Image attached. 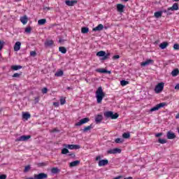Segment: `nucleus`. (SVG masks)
<instances>
[{"instance_id": "nucleus-23", "label": "nucleus", "mask_w": 179, "mask_h": 179, "mask_svg": "<svg viewBox=\"0 0 179 179\" xmlns=\"http://www.w3.org/2000/svg\"><path fill=\"white\" fill-rule=\"evenodd\" d=\"M80 162L79 160H76L70 163L69 166L71 167H76L78 165H79Z\"/></svg>"}, {"instance_id": "nucleus-60", "label": "nucleus", "mask_w": 179, "mask_h": 179, "mask_svg": "<svg viewBox=\"0 0 179 179\" xmlns=\"http://www.w3.org/2000/svg\"><path fill=\"white\" fill-rule=\"evenodd\" d=\"M176 119H179V113H178L176 115Z\"/></svg>"}, {"instance_id": "nucleus-17", "label": "nucleus", "mask_w": 179, "mask_h": 179, "mask_svg": "<svg viewBox=\"0 0 179 179\" xmlns=\"http://www.w3.org/2000/svg\"><path fill=\"white\" fill-rule=\"evenodd\" d=\"M21 45H22V43L20 42L15 43V45H14V51L18 52L19 50H20Z\"/></svg>"}, {"instance_id": "nucleus-54", "label": "nucleus", "mask_w": 179, "mask_h": 179, "mask_svg": "<svg viewBox=\"0 0 179 179\" xmlns=\"http://www.w3.org/2000/svg\"><path fill=\"white\" fill-rule=\"evenodd\" d=\"M6 175H0V179H6Z\"/></svg>"}, {"instance_id": "nucleus-15", "label": "nucleus", "mask_w": 179, "mask_h": 179, "mask_svg": "<svg viewBox=\"0 0 179 179\" xmlns=\"http://www.w3.org/2000/svg\"><path fill=\"white\" fill-rule=\"evenodd\" d=\"M65 3L67 6H74L76 4L78 3V1L73 0V1H66Z\"/></svg>"}, {"instance_id": "nucleus-35", "label": "nucleus", "mask_w": 179, "mask_h": 179, "mask_svg": "<svg viewBox=\"0 0 179 179\" xmlns=\"http://www.w3.org/2000/svg\"><path fill=\"white\" fill-rule=\"evenodd\" d=\"M64 74V71H57L56 73H55V76H57V77H62Z\"/></svg>"}, {"instance_id": "nucleus-1", "label": "nucleus", "mask_w": 179, "mask_h": 179, "mask_svg": "<svg viewBox=\"0 0 179 179\" xmlns=\"http://www.w3.org/2000/svg\"><path fill=\"white\" fill-rule=\"evenodd\" d=\"M106 96V94L103 92L102 87H99L96 91V98L97 103H101L103 99Z\"/></svg>"}, {"instance_id": "nucleus-58", "label": "nucleus", "mask_w": 179, "mask_h": 179, "mask_svg": "<svg viewBox=\"0 0 179 179\" xmlns=\"http://www.w3.org/2000/svg\"><path fill=\"white\" fill-rule=\"evenodd\" d=\"M57 131H58V130H57L56 129H54L53 130H52V133H55Z\"/></svg>"}, {"instance_id": "nucleus-24", "label": "nucleus", "mask_w": 179, "mask_h": 179, "mask_svg": "<svg viewBox=\"0 0 179 179\" xmlns=\"http://www.w3.org/2000/svg\"><path fill=\"white\" fill-rule=\"evenodd\" d=\"M96 72L101 73H111V71H108L104 69H99L96 70Z\"/></svg>"}, {"instance_id": "nucleus-12", "label": "nucleus", "mask_w": 179, "mask_h": 179, "mask_svg": "<svg viewBox=\"0 0 179 179\" xmlns=\"http://www.w3.org/2000/svg\"><path fill=\"white\" fill-rule=\"evenodd\" d=\"M108 164V160L107 159L99 160L98 163V166L99 167L106 166Z\"/></svg>"}, {"instance_id": "nucleus-11", "label": "nucleus", "mask_w": 179, "mask_h": 179, "mask_svg": "<svg viewBox=\"0 0 179 179\" xmlns=\"http://www.w3.org/2000/svg\"><path fill=\"white\" fill-rule=\"evenodd\" d=\"M179 10V6L178 3H174L173 6L167 8V12L169 11H177Z\"/></svg>"}, {"instance_id": "nucleus-31", "label": "nucleus", "mask_w": 179, "mask_h": 179, "mask_svg": "<svg viewBox=\"0 0 179 179\" xmlns=\"http://www.w3.org/2000/svg\"><path fill=\"white\" fill-rule=\"evenodd\" d=\"M162 15H163V12H162V11H157V12L155 13V17L157 18L161 17Z\"/></svg>"}, {"instance_id": "nucleus-41", "label": "nucleus", "mask_w": 179, "mask_h": 179, "mask_svg": "<svg viewBox=\"0 0 179 179\" xmlns=\"http://www.w3.org/2000/svg\"><path fill=\"white\" fill-rule=\"evenodd\" d=\"M31 31V27H27L25 28V32H26L27 34H30Z\"/></svg>"}, {"instance_id": "nucleus-40", "label": "nucleus", "mask_w": 179, "mask_h": 179, "mask_svg": "<svg viewBox=\"0 0 179 179\" xmlns=\"http://www.w3.org/2000/svg\"><path fill=\"white\" fill-rule=\"evenodd\" d=\"M66 103V101L65 100V99L64 97H61L60 98V104L61 105H64Z\"/></svg>"}, {"instance_id": "nucleus-45", "label": "nucleus", "mask_w": 179, "mask_h": 179, "mask_svg": "<svg viewBox=\"0 0 179 179\" xmlns=\"http://www.w3.org/2000/svg\"><path fill=\"white\" fill-rule=\"evenodd\" d=\"M48 92V90L46 87H44L43 89L41 90V92L43 94H47Z\"/></svg>"}, {"instance_id": "nucleus-63", "label": "nucleus", "mask_w": 179, "mask_h": 179, "mask_svg": "<svg viewBox=\"0 0 179 179\" xmlns=\"http://www.w3.org/2000/svg\"><path fill=\"white\" fill-rule=\"evenodd\" d=\"M122 1H125V2H127L129 0H122Z\"/></svg>"}, {"instance_id": "nucleus-32", "label": "nucleus", "mask_w": 179, "mask_h": 179, "mask_svg": "<svg viewBox=\"0 0 179 179\" xmlns=\"http://www.w3.org/2000/svg\"><path fill=\"white\" fill-rule=\"evenodd\" d=\"M69 153V150H68V148H64L62 150H61V154L62 155H67Z\"/></svg>"}, {"instance_id": "nucleus-57", "label": "nucleus", "mask_w": 179, "mask_h": 179, "mask_svg": "<svg viewBox=\"0 0 179 179\" xmlns=\"http://www.w3.org/2000/svg\"><path fill=\"white\" fill-rule=\"evenodd\" d=\"M122 178V176H117V177H115V178H113V179H120V178Z\"/></svg>"}, {"instance_id": "nucleus-38", "label": "nucleus", "mask_w": 179, "mask_h": 179, "mask_svg": "<svg viewBox=\"0 0 179 179\" xmlns=\"http://www.w3.org/2000/svg\"><path fill=\"white\" fill-rule=\"evenodd\" d=\"M158 143H159L162 145H164V144H166L167 141L165 139L159 138L158 139Z\"/></svg>"}, {"instance_id": "nucleus-47", "label": "nucleus", "mask_w": 179, "mask_h": 179, "mask_svg": "<svg viewBox=\"0 0 179 179\" xmlns=\"http://www.w3.org/2000/svg\"><path fill=\"white\" fill-rule=\"evenodd\" d=\"M31 167L29 165H27L24 168V172H28L30 170Z\"/></svg>"}, {"instance_id": "nucleus-25", "label": "nucleus", "mask_w": 179, "mask_h": 179, "mask_svg": "<svg viewBox=\"0 0 179 179\" xmlns=\"http://www.w3.org/2000/svg\"><path fill=\"white\" fill-rule=\"evenodd\" d=\"M60 172H61L60 169L55 168V167H54L51 169V173L52 174H57V173H59Z\"/></svg>"}, {"instance_id": "nucleus-5", "label": "nucleus", "mask_w": 179, "mask_h": 179, "mask_svg": "<svg viewBox=\"0 0 179 179\" xmlns=\"http://www.w3.org/2000/svg\"><path fill=\"white\" fill-rule=\"evenodd\" d=\"M164 89V83H159L155 86V92L157 94L161 93L162 92H163Z\"/></svg>"}, {"instance_id": "nucleus-19", "label": "nucleus", "mask_w": 179, "mask_h": 179, "mask_svg": "<svg viewBox=\"0 0 179 179\" xmlns=\"http://www.w3.org/2000/svg\"><path fill=\"white\" fill-rule=\"evenodd\" d=\"M20 22L22 24H26L28 23V17L27 15H24L22 17H20Z\"/></svg>"}, {"instance_id": "nucleus-62", "label": "nucleus", "mask_w": 179, "mask_h": 179, "mask_svg": "<svg viewBox=\"0 0 179 179\" xmlns=\"http://www.w3.org/2000/svg\"><path fill=\"white\" fill-rule=\"evenodd\" d=\"M67 90H70L71 88L70 87H67Z\"/></svg>"}, {"instance_id": "nucleus-42", "label": "nucleus", "mask_w": 179, "mask_h": 179, "mask_svg": "<svg viewBox=\"0 0 179 179\" xmlns=\"http://www.w3.org/2000/svg\"><path fill=\"white\" fill-rule=\"evenodd\" d=\"M22 73H15L13 75V78H20L21 76Z\"/></svg>"}, {"instance_id": "nucleus-27", "label": "nucleus", "mask_w": 179, "mask_h": 179, "mask_svg": "<svg viewBox=\"0 0 179 179\" xmlns=\"http://www.w3.org/2000/svg\"><path fill=\"white\" fill-rule=\"evenodd\" d=\"M81 32L83 34H87L89 33V28L87 27H82Z\"/></svg>"}, {"instance_id": "nucleus-16", "label": "nucleus", "mask_w": 179, "mask_h": 179, "mask_svg": "<svg viewBox=\"0 0 179 179\" xmlns=\"http://www.w3.org/2000/svg\"><path fill=\"white\" fill-rule=\"evenodd\" d=\"M124 8H125V6L122 5V3L117 4V12L122 13L124 11Z\"/></svg>"}, {"instance_id": "nucleus-36", "label": "nucleus", "mask_w": 179, "mask_h": 179, "mask_svg": "<svg viewBox=\"0 0 179 179\" xmlns=\"http://www.w3.org/2000/svg\"><path fill=\"white\" fill-rule=\"evenodd\" d=\"M92 129V124H90V125H89V126H87V127H85L83 129V132H87V131H90V130Z\"/></svg>"}, {"instance_id": "nucleus-46", "label": "nucleus", "mask_w": 179, "mask_h": 179, "mask_svg": "<svg viewBox=\"0 0 179 179\" xmlns=\"http://www.w3.org/2000/svg\"><path fill=\"white\" fill-rule=\"evenodd\" d=\"M31 57H35L36 56V51H31L30 52Z\"/></svg>"}, {"instance_id": "nucleus-9", "label": "nucleus", "mask_w": 179, "mask_h": 179, "mask_svg": "<svg viewBox=\"0 0 179 179\" xmlns=\"http://www.w3.org/2000/svg\"><path fill=\"white\" fill-rule=\"evenodd\" d=\"M29 139H31V136H21L15 139V142L27 141Z\"/></svg>"}, {"instance_id": "nucleus-28", "label": "nucleus", "mask_w": 179, "mask_h": 179, "mask_svg": "<svg viewBox=\"0 0 179 179\" xmlns=\"http://www.w3.org/2000/svg\"><path fill=\"white\" fill-rule=\"evenodd\" d=\"M171 75H172L173 77H176V76H177L178 75H179V70H178V69H175L172 71Z\"/></svg>"}, {"instance_id": "nucleus-26", "label": "nucleus", "mask_w": 179, "mask_h": 179, "mask_svg": "<svg viewBox=\"0 0 179 179\" xmlns=\"http://www.w3.org/2000/svg\"><path fill=\"white\" fill-rule=\"evenodd\" d=\"M169 46V43L167 42H164L159 45V47L162 50H164L166 47Z\"/></svg>"}, {"instance_id": "nucleus-29", "label": "nucleus", "mask_w": 179, "mask_h": 179, "mask_svg": "<svg viewBox=\"0 0 179 179\" xmlns=\"http://www.w3.org/2000/svg\"><path fill=\"white\" fill-rule=\"evenodd\" d=\"M59 51L61 52V53H63V54H65L67 52V49L64 47H59Z\"/></svg>"}, {"instance_id": "nucleus-55", "label": "nucleus", "mask_w": 179, "mask_h": 179, "mask_svg": "<svg viewBox=\"0 0 179 179\" xmlns=\"http://www.w3.org/2000/svg\"><path fill=\"white\" fill-rule=\"evenodd\" d=\"M101 159V156H100V155H98V156L96 157V161H99Z\"/></svg>"}, {"instance_id": "nucleus-8", "label": "nucleus", "mask_w": 179, "mask_h": 179, "mask_svg": "<svg viewBox=\"0 0 179 179\" xmlns=\"http://www.w3.org/2000/svg\"><path fill=\"white\" fill-rule=\"evenodd\" d=\"M121 152H122V150L120 148H115L108 150V155L120 154Z\"/></svg>"}, {"instance_id": "nucleus-52", "label": "nucleus", "mask_w": 179, "mask_h": 179, "mask_svg": "<svg viewBox=\"0 0 179 179\" xmlns=\"http://www.w3.org/2000/svg\"><path fill=\"white\" fill-rule=\"evenodd\" d=\"M47 166V164H45V163H40V164H38V166L39 167H41V166Z\"/></svg>"}, {"instance_id": "nucleus-13", "label": "nucleus", "mask_w": 179, "mask_h": 179, "mask_svg": "<svg viewBox=\"0 0 179 179\" xmlns=\"http://www.w3.org/2000/svg\"><path fill=\"white\" fill-rule=\"evenodd\" d=\"M166 137L168 139H175L176 134L172 131H169L166 134Z\"/></svg>"}, {"instance_id": "nucleus-22", "label": "nucleus", "mask_w": 179, "mask_h": 179, "mask_svg": "<svg viewBox=\"0 0 179 179\" xmlns=\"http://www.w3.org/2000/svg\"><path fill=\"white\" fill-rule=\"evenodd\" d=\"M102 120H103L102 115H97L95 117V122H96V124L101 123Z\"/></svg>"}, {"instance_id": "nucleus-49", "label": "nucleus", "mask_w": 179, "mask_h": 179, "mask_svg": "<svg viewBox=\"0 0 179 179\" xmlns=\"http://www.w3.org/2000/svg\"><path fill=\"white\" fill-rule=\"evenodd\" d=\"M53 106H55V107H58V106H59V102H53Z\"/></svg>"}, {"instance_id": "nucleus-30", "label": "nucleus", "mask_w": 179, "mask_h": 179, "mask_svg": "<svg viewBox=\"0 0 179 179\" xmlns=\"http://www.w3.org/2000/svg\"><path fill=\"white\" fill-rule=\"evenodd\" d=\"M45 23H47V20L46 19H41L38 20V24L39 25H43Z\"/></svg>"}, {"instance_id": "nucleus-4", "label": "nucleus", "mask_w": 179, "mask_h": 179, "mask_svg": "<svg viewBox=\"0 0 179 179\" xmlns=\"http://www.w3.org/2000/svg\"><path fill=\"white\" fill-rule=\"evenodd\" d=\"M167 104L166 102H162V103H160L157 105H156L155 106L151 108L150 109V112H154V111H156V110H159V109L161 108H163L164 106H166Z\"/></svg>"}, {"instance_id": "nucleus-10", "label": "nucleus", "mask_w": 179, "mask_h": 179, "mask_svg": "<svg viewBox=\"0 0 179 179\" xmlns=\"http://www.w3.org/2000/svg\"><path fill=\"white\" fill-rule=\"evenodd\" d=\"M36 179H47L48 174L44 173H41L39 174H34Z\"/></svg>"}, {"instance_id": "nucleus-20", "label": "nucleus", "mask_w": 179, "mask_h": 179, "mask_svg": "<svg viewBox=\"0 0 179 179\" xmlns=\"http://www.w3.org/2000/svg\"><path fill=\"white\" fill-rule=\"evenodd\" d=\"M22 119H24L25 120H28L31 118V115L29 112L22 113Z\"/></svg>"}, {"instance_id": "nucleus-21", "label": "nucleus", "mask_w": 179, "mask_h": 179, "mask_svg": "<svg viewBox=\"0 0 179 179\" xmlns=\"http://www.w3.org/2000/svg\"><path fill=\"white\" fill-rule=\"evenodd\" d=\"M44 44H45V47H52V45H54V41L47 40Z\"/></svg>"}, {"instance_id": "nucleus-61", "label": "nucleus", "mask_w": 179, "mask_h": 179, "mask_svg": "<svg viewBox=\"0 0 179 179\" xmlns=\"http://www.w3.org/2000/svg\"><path fill=\"white\" fill-rule=\"evenodd\" d=\"M124 179H133V177L129 176V177H127V178H124Z\"/></svg>"}, {"instance_id": "nucleus-43", "label": "nucleus", "mask_w": 179, "mask_h": 179, "mask_svg": "<svg viewBox=\"0 0 179 179\" xmlns=\"http://www.w3.org/2000/svg\"><path fill=\"white\" fill-rule=\"evenodd\" d=\"M4 44H5L4 41H0V51H1L2 49L3 48Z\"/></svg>"}, {"instance_id": "nucleus-18", "label": "nucleus", "mask_w": 179, "mask_h": 179, "mask_svg": "<svg viewBox=\"0 0 179 179\" xmlns=\"http://www.w3.org/2000/svg\"><path fill=\"white\" fill-rule=\"evenodd\" d=\"M103 25L100 24L99 25H97L96 27H94L92 29L93 31H101V30H103Z\"/></svg>"}, {"instance_id": "nucleus-44", "label": "nucleus", "mask_w": 179, "mask_h": 179, "mask_svg": "<svg viewBox=\"0 0 179 179\" xmlns=\"http://www.w3.org/2000/svg\"><path fill=\"white\" fill-rule=\"evenodd\" d=\"M173 49L175 50H179V44L178 43H175L173 45Z\"/></svg>"}, {"instance_id": "nucleus-33", "label": "nucleus", "mask_w": 179, "mask_h": 179, "mask_svg": "<svg viewBox=\"0 0 179 179\" xmlns=\"http://www.w3.org/2000/svg\"><path fill=\"white\" fill-rule=\"evenodd\" d=\"M22 66H11V69L14 71H17L19 69H22Z\"/></svg>"}, {"instance_id": "nucleus-50", "label": "nucleus", "mask_w": 179, "mask_h": 179, "mask_svg": "<svg viewBox=\"0 0 179 179\" xmlns=\"http://www.w3.org/2000/svg\"><path fill=\"white\" fill-rule=\"evenodd\" d=\"M163 136V133H158L155 135V137L159 138Z\"/></svg>"}, {"instance_id": "nucleus-14", "label": "nucleus", "mask_w": 179, "mask_h": 179, "mask_svg": "<svg viewBox=\"0 0 179 179\" xmlns=\"http://www.w3.org/2000/svg\"><path fill=\"white\" fill-rule=\"evenodd\" d=\"M154 64V60L148 59V60H145V62H141V66H146L149 64Z\"/></svg>"}, {"instance_id": "nucleus-53", "label": "nucleus", "mask_w": 179, "mask_h": 179, "mask_svg": "<svg viewBox=\"0 0 179 179\" xmlns=\"http://www.w3.org/2000/svg\"><path fill=\"white\" fill-rule=\"evenodd\" d=\"M69 156H71L72 157H76V155H75L74 152H70V153L69 154Z\"/></svg>"}, {"instance_id": "nucleus-2", "label": "nucleus", "mask_w": 179, "mask_h": 179, "mask_svg": "<svg viewBox=\"0 0 179 179\" xmlns=\"http://www.w3.org/2000/svg\"><path fill=\"white\" fill-rule=\"evenodd\" d=\"M106 118H111V120H116L119 117V114L115 113V114L112 111L105 112L103 113Z\"/></svg>"}, {"instance_id": "nucleus-3", "label": "nucleus", "mask_w": 179, "mask_h": 179, "mask_svg": "<svg viewBox=\"0 0 179 179\" xmlns=\"http://www.w3.org/2000/svg\"><path fill=\"white\" fill-rule=\"evenodd\" d=\"M110 53L106 54L105 51L101 50L96 53V57H103L102 60H106L109 58Z\"/></svg>"}, {"instance_id": "nucleus-39", "label": "nucleus", "mask_w": 179, "mask_h": 179, "mask_svg": "<svg viewBox=\"0 0 179 179\" xmlns=\"http://www.w3.org/2000/svg\"><path fill=\"white\" fill-rule=\"evenodd\" d=\"M129 82L128 81H126V80H122L121 82H120V84H121V85L122 86V87H125V86H127V85H129Z\"/></svg>"}, {"instance_id": "nucleus-37", "label": "nucleus", "mask_w": 179, "mask_h": 179, "mask_svg": "<svg viewBox=\"0 0 179 179\" xmlns=\"http://www.w3.org/2000/svg\"><path fill=\"white\" fill-rule=\"evenodd\" d=\"M115 143L117 144H121L124 142V140L122 138H117L115 140Z\"/></svg>"}, {"instance_id": "nucleus-51", "label": "nucleus", "mask_w": 179, "mask_h": 179, "mask_svg": "<svg viewBox=\"0 0 179 179\" xmlns=\"http://www.w3.org/2000/svg\"><path fill=\"white\" fill-rule=\"evenodd\" d=\"M120 59V55H115L113 57V59Z\"/></svg>"}, {"instance_id": "nucleus-34", "label": "nucleus", "mask_w": 179, "mask_h": 179, "mask_svg": "<svg viewBox=\"0 0 179 179\" xmlns=\"http://www.w3.org/2000/svg\"><path fill=\"white\" fill-rule=\"evenodd\" d=\"M131 137V134L129 133H124L122 134V138L124 139H129Z\"/></svg>"}, {"instance_id": "nucleus-48", "label": "nucleus", "mask_w": 179, "mask_h": 179, "mask_svg": "<svg viewBox=\"0 0 179 179\" xmlns=\"http://www.w3.org/2000/svg\"><path fill=\"white\" fill-rule=\"evenodd\" d=\"M39 101H40V97L38 96L34 98L35 104L38 103Z\"/></svg>"}, {"instance_id": "nucleus-7", "label": "nucleus", "mask_w": 179, "mask_h": 179, "mask_svg": "<svg viewBox=\"0 0 179 179\" xmlns=\"http://www.w3.org/2000/svg\"><path fill=\"white\" fill-rule=\"evenodd\" d=\"M90 121V118L89 117H84L81 120H80V121L78 122H77L75 126L76 127H80L84 124L87 123Z\"/></svg>"}, {"instance_id": "nucleus-56", "label": "nucleus", "mask_w": 179, "mask_h": 179, "mask_svg": "<svg viewBox=\"0 0 179 179\" xmlns=\"http://www.w3.org/2000/svg\"><path fill=\"white\" fill-rule=\"evenodd\" d=\"M176 90H179V84L176 85L175 87Z\"/></svg>"}, {"instance_id": "nucleus-6", "label": "nucleus", "mask_w": 179, "mask_h": 179, "mask_svg": "<svg viewBox=\"0 0 179 179\" xmlns=\"http://www.w3.org/2000/svg\"><path fill=\"white\" fill-rule=\"evenodd\" d=\"M64 146L71 150H79L80 149V145H69V144H64Z\"/></svg>"}, {"instance_id": "nucleus-64", "label": "nucleus", "mask_w": 179, "mask_h": 179, "mask_svg": "<svg viewBox=\"0 0 179 179\" xmlns=\"http://www.w3.org/2000/svg\"><path fill=\"white\" fill-rule=\"evenodd\" d=\"M174 1H178L179 0H173Z\"/></svg>"}, {"instance_id": "nucleus-59", "label": "nucleus", "mask_w": 179, "mask_h": 179, "mask_svg": "<svg viewBox=\"0 0 179 179\" xmlns=\"http://www.w3.org/2000/svg\"><path fill=\"white\" fill-rule=\"evenodd\" d=\"M27 179H36L35 175H34V178L33 177H29V178H27Z\"/></svg>"}]
</instances>
